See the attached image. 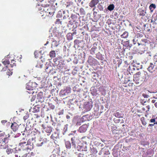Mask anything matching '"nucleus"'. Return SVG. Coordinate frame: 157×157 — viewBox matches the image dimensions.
<instances>
[{
	"label": "nucleus",
	"instance_id": "obj_24",
	"mask_svg": "<svg viewBox=\"0 0 157 157\" xmlns=\"http://www.w3.org/2000/svg\"><path fill=\"white\" fill-rule=\"evenodd\" d=\"M48 41L46 44H45V45H46L47 44H48Z\"/></svg>",
	"mask_w": 157,
	"mask_h": 157
},
{
	"label": "nucleus",
	"instance_id": "obj_20",
	"mask_svg": "<svg viewBox=\"0 0 157 157\" xmlns=\"http://www.w3.org/2000/svg\"><path fill=\"white\" fill-rule=\"evenodd\" d=\"M149 124V125H150V126H153L154 125V124Z\"/></svg>",
	"mask_w": 157,
	"mask_h": 157
},
{
	"label": "nucleus",
	"instance_id": "obj_15",
	"mask_svg": "<svg viewBox=\"0 0 157 157\" xmlns=\"http://www.w3.org/2000/svg\"><path fill=\"white\" fill-rule=\"evenodd\" d=\"M5 65L9 64L10 63V62L9 61H4L2 62Z\"/></svg>",
	"mask_w": 157,
	"mask_h": 157
},
{
	"label": "nucleus",
	"instance_id": "obj_23",
	"mask_svg": "<svg viewBox=\"0 0 157 157\" xmlns=\"http://www.w3.org/2000/svg\"><path fill=\"white\" fill-rule=\"evenodd\" d=\"M155 100H153L152 101V102H153V103H154L155 102Z\"/></svg>",
	"mask_w": 157,
	"mask_h": 157
},
{
	"label": "nucleus",
	"instance_id": "obj_21",
	"mask_svg": "<svg viewBox=\"0 0 157 157\" xmlns=\"http://www.w3.org/2000/svg\"><path fill=\"white\" fill-rule=\"evenodd\" d=\"M155 106L157 108V102H156L155 104Z\"/></svg>",
	"mask_w": 157,
	"mask_h": 157
},
{
	"label": "nucleus",
	"instance_id": "obj_3",
	"mask_svg": "<svg viewBox=\"0 0 157 157\" xmlns=\"http://www.w3.org/2000/svg\"><path fill=\"white\" fill-rule=\"evenodd\" d=\"M99 0H92L89 3L90 6L92 7L96 5L98 2Z\"/></svg>",
	"mask_w": 157,
	"mask_h": 157
},
{
	"label": "nucleus",
	"instance_id": "obj_27",
	"mask_svg": "<svg viewBox=\"0 0 157 157\" xmlns=\"http://www.w3.org/2000/svg\"><path fill=\"white\" fill-rule=\"evenodd\" d=\"M143 78H145V76H144L143 77Z\"/></svg>",
	"mask_w": 157,
	"mask_h": 157
},
{
	"label": "nucleus",
	"instance_id": "obj_22",
	"mask_svg": "<svg viewBox=\"0 0 157 157\" xmlns=\"http://www.w3.org/2000/svg\"><path fill=\"white\" fill-rule=\"evenodd\" d=\"M133 42L134 43V44H136V43L135 42V40L134 39H133Z\"/></svg>",
	"mask_w": 157,
	"mask_h": 157
},
{
	"label": "nucleus",
	"instance_id": "obj_16",
	"mask_svg": "<svg viewBox=\"0 0 157 157\" xmlns=\"http://www.w3.org/2000/svg\"><path fill=\"white\" fill-rule=\"evenodd\" d=\"M4 134V132L1 133V132L0 131V137L3 136Z\"/></svg>",
	"mask_w": 157,
	"mask_h": 157
},
{
	"label": "nucleus",
	"instance_id": "obj_12",
	"mask_svg": "<svg viewBox=\"0 0 157 157\" xmlns=\"http://www.w3.org/2000/svg\"><path fill=\"white\" fill-rule=\"evenodd\" d=\"M141 12L140 13V15H142V16H144L145 15V13H146V12L145 11H144L143 10H140Z\"/></svg>",
	"mask_w": 157,
	"mask_h": 157
},
{
	"label": "nucleus",
	"instance_id": "obj_29",
	"mask_svg": "<svg viewBox=\"0 0 157 157\" xmlns=\"http://www.w3.org/2000/svg\"><path fill=\"white\" fill-rule=\"evenodd\" d=\"M7 151L8 150V151H9V149H7Z\"/></svg>",
	"mask_w": 157,
	"mask_h": 157
},
{
	"label": "nucleus",
	"instance_id": "obj_13",
	"mask_svg": "<svg viewBox=\"0 0 157 157\" xmlns=\"http://www.w3.org/2000/svg\"><path fill=\"white\" fill-rule=\"evenodd\" d=\"M150 122L151 123H154V124H157V122H155V119H152L150 120Z\"/></svg>",
	"mask_w": 157,
	"mask_h": 157
},
{
	"label": "nucleus",
	"instance_id": "obj_25",
	"mask_svg": "<svg viewBox=\"0 0 157 157\" xmlns=\"http://www.w3.org/2000/svg\"><path fill=\"white\" fill-rule=\"evenodd\" d=\"M67 118H69L70 117L69 116H67Z\"/></svg>",
	"mask_w": 157,
	"mask_h": 157
},
{
	"label": "nucleus",
	"instance_id": "obj_6",
	"mask_svg": "<svg viewBox=\"0 0 157 157\" xmlns=\"http://www.w3.org/2000/svg\"><path fill=\"white\" fill-rule=\"evenodd\" d=\"M155 8L156 6L154 4H151L149 6V9L151 12H152Z\"/></svg>",
	"mask_w": 157,
	"mask_h": 157
},
{
	"label": "nucleus",
	"instance_id": "obj_17",
	"mask_svg": "<svg viewBox=\"0 0 157 157\" xmlns=\"http://www.w3.org/2000/svg\"><path fill=\"white\" fill-rule=\"evenodd\" d=\"M6 122V121L5 120L2 121H1V122L2 123H5Z\"/></svg>",
	"mask_w": 157,
	"mask_h": 157
},
{
	"label": "nucleus",
	"instance_id": "obj_2",
	"mask_svg": "<svg viewBox=\"0 0 157 157\" xmlns=\"http://www.w3.org/2000/svg\"><path fill=\"white\" fill-rule=\"evenodd\" d=\"M8 142V140L7 138H5L2 140V141L0 142V146L2 147L3 149H6L8 147L7 143Z\"/></svg>",
	"mask_w": 157,
	"mask_h": 157
},
{
	"label": "nucleus",
	"instance_id": "obj_4",
	"mask_svg": "<svg viewBox=\"0 0 157 157\" xmlns=\"http://www.w3.org/2000/svg\"><path fill=\"white\" fill-rule=\"evenodd\" d=\"M11 128L13 131H16L18 128V126L17 124L15 122L12 123L11 126Z\"/></svg>",
	"mask_w": 157,
	"mask_h": 157
},
{
	"label": "nucleus",
	"instance_id": "obj_1",
	"mask_svg": "<svg viewBox=\"0 0 157 157\" xmlns=\"http://www.w3.org/2000/svg\"><path fill=\"white\" fill-rule=\"evenodd\" d=\"M148 78L147 72L144 71L141 72H138L134 75L133 80L136 84H140L144 81H147Z\"/></svg>",
	"mask_w": 157,
	"mask_h": 157
},
{
	"label": "nucleus",
	"instance_id": "obj_19",
	"mask_svg": "<svg viewBox=\"0 0 157 157\" xmlns=\"http://www.w3.org/2000/svg\"><path fill=\"white\" fill-rule=\"evenodd\" d=\"M143 95L144 97V98H147L148 96V95H147L146 94H143Z\"/></svg>",
	"mask_w": 157,
	"mask_h": 157
},
{
	"label": "nucleus",
	"instance_id": "obj_18",
	"mask_svg": "<svg viewBox=\"0 0 157 157\" xmlns=\"http://www.w3.org/2000/svg\"><path fill=\"white\" fill-rule=\"evenodd\" d=\"M7 73V75H9V76H10V75H12V72H11V73H10V74H9L10 73L9 72H8Z\"/></svg>",
	"mask_w": 157,
	"mask_h": 157
},
{
	"label": "nucleus",
	"instance_id": "obj_26",
	"mask_svg": "<svg viewBox=\"0 0 157 157\" xmlns=\"http://www.w3.org/2000/svg\"><path fill=\"white\" fill-rule=\"evenodd\" d=\"M6 152L7 153V154H9V153L8 152V151H7V150H6Z\"/></svg>",
	"mask_w": 157,
	"mask_h": 157
},
{
	"label": "nucleus",
	"instance_id": "obj_7",
	"mask_svg": "<svg viewBox=\"0 0 157 157\" xmlns=\"http://www.w3.org/2000/svg\"><path fill=\"white\" fill-rule=\"evenodd\" d=\"M49 55L50 57L51 58L55 57L56 56V53L55 51H51Z\"/></svg>",
	"mask_w": 157,
	"mask_h": 157
},
{
	"label": "nucleus",
	"instance_id": "obj_9",
	"mask_svg": "<svg viewBox=\"0 0 157 157\" xmlns=\"http://www.w3.org/2000/svg\"><path fill=\"white\" fill-rule=\"evenodd\" d=\"M114 6L113 4H111L109 5L108 7V9L110 11L113 10L114 8Z\"/></svg>",
	"mask_w": 157,
	"mask_h": 157
},
{
	"label": "nucleus",
	"instance_id": "obj_5",
	"mask_svg": "<svg viewBox=\"0 0 157 157\" xmlns=\"http://www.w3.org/2000/svg\"><path fill=\"white\" fill-rule=\"evenodd\" d=\"M154 65L152 63H151L150 65L148 68V70L151 73L153 72V71H155Z\"/></svg>",
	"mask_w": 157,
	"mask_h": 157
},
{
	"label": "nucleus",
	"instance_id": "obj_11",
	"mask_svg": "<svg viewBox=\"0 0 157 157\" xmlns=\"http://www.w3.org/2000/svg\"><path fill=\"white\" fill-rule=\"evenodd\" d=\"M128 36V33L127 32H124L123 34L121 35L122 37H126Z\"/></svg>",
	"mask_w": 157,
	"mask_h": 157
},
{
	"label": "nucleus",
	"instance_id": "obj_14",
	"mask_svg": "<svg viewBox=\"0 0 157 157\" xmlns=\"http://www.w3.org/2000/svg\"><path fill=\"white\" fill-rule=\"evenodd\" d=\"M115 116L116 117H121V116L118 112H116L115 113Z\"/></svg>",
	"mask_w": 157,
	"mask_h": 157
},
{
	"label": "nucleus",
	"instance_id": "obj_28",
	"mask_svg": "<svg viewBox=\"0 0 157 157\" xmlns=\"http://www.w3.org/2000/svg\"><path fill=\"white\" fill-rule=\"evenodd\" d=\"M22 57V56L21 55V57H20V58H21Z\"/></svg>",
	"mask_w": 157,
	"mask_h": 157
},
{
	"label": "nucleus",
	"instance_id": "obj_31",
	"mask_svg": "<svg viewBox=\"0 0 157 157\" xmlns=\"http://www.w3.org/2000/svg\"><path fill=\"white\" fill-rule=\"evenodd\" d=\"M10 151H11V149H10Z\"/></svg>",
	"mask_w": 157,
	"mask_h": 157
},
{
	"label": "nucleus",
	"instance_id": "obj_30",
	"mask_svg": "<svg viewBox=\"0 0 157 157\" xmlns=\"http://www.w3.org/2000/svg\"><path fill=\"white\" fill-rule=\"evenodd\" d=\"M138 44L139 45L140 44L139 43H138Z\"/></svg>",
	"mask_w": 157,
	"mask_h": 157
},
{
	"label": "nucleus",
	"instance_id": "obj_10",
	"mask_svg": "<svg viewBox=\"0 0 157 157\" xmlns=\"http://www.w3.org/2000/svg\"><path fill=\"white\" fill-rule=\"evenodd\" d=\"M86 125H83L80 128V130H83L84 129L83 132H85L86 131L87 129L86 127Z\"/></svg>",
	"mask_w": 157,
	"mask_h": 157
},
{
	"label": "nucleus",
	"instance_id": "obj_8",
	"mask_svg": "<svg viewBox=\"0 0 157 157\" xmlns=\"http://www.w3.org/2000/svg\"><path fill=\"white\" fill-rule=\"evenodd\" d=\"M66 147L67 149H70L71 148V144L70 142L68 141H66L65 142Z\"/></svg>",
	"mask_w": 157,
	"mask_h": 157
}]
</instances>
